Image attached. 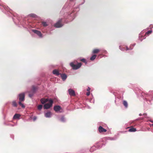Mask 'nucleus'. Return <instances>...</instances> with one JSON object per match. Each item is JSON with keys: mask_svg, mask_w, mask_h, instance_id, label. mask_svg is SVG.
<instances>
[{"mask_svg": "<svg viewBox=\"0 0 153 153\" xmlns=\"http://www.w3.org/2000/svg\"><path fill=\"white\" fill-rule=\"evenodd\" d=\"M70 65L71 67L74 70H76L79 68L82 65L81 63H78L76 65H75L73 62H71L70 63Z\"/></svg>", "mask_w": 153, "mask_h": 153, "instance_id": "f257e3e1", "label": "nucleus"}, {"mask_svg": "<svg viewBox=\"0 0 153 153\" xmlns=\"http://www.w3.org/2000/svg\"><path fill=\"white\" fill-rule=\"evenodd\" d=\"M49 103H46L44 104V108L45 109H48L52 106L53 102V100L51 99L49 100Z\"/></svg>", "mask_w": 153, "mask_h": 153, "instance_id": "f03ea898", "label": "nucleus"}, {"mask_svg": "<svg viewBox=\"0 0 153 153\" xmlns=\"http://www.w3.org/2000/svg\"><path fill=\"white\" fill-rule=\"evenodd\" d=\"M135 43H134L133 45H131L129 48H128L127 47H126V49L124 47H121V46H119L120 49L122 51H124L125 50L127 51L130 50H131L133 49V47L135 45Z\"/></svg>", "mask_w": 153, "mask_h": 153, "instance_id": "7ed1b4c3", "label": "nucleus"}, {"mask_svg": "<svg viewBox=\"0 0 153 153\" xmlns=\"http://www.w3.org/2000/svg\"><path fill=\"white\" fill-rule=\"evenodd\" d=\"M137 94L139 96H140L144 100H145V99H146V98L148 97L149 96L148 94H146L144 92H142L141 91L140 92V93H137Z\"/></svg>", "mask_w": 153, "mask_h": 153, "instance_id": "20e7f679", "label": "nucleus"}, {"mask_svg": "<svg viewBox=\"0 0 153 153\" xmlns=\"http://www.w3.org/2000/svg\"><path fill=\"white\" fill-rule=\"evenodd\" d=\"M137 94L139 96H140L144 100H145V99H146V98L148 97L149 96L148 94H146L144 92H142L141 91L140 92V93H137Z\"/></svg>", "mask_w": 153, "mask_h": 153, "instance_id": "39448f33", "label": "nucleus"}, {"mask_svg": "<svg viewBox=\"0 0 153 153\" xmlns=\"http://www.w3.org/2000/svg\"><path fill=\"white\" fill-rule=\"evenodd\" d=\"M62 19H61L56 23L54 25V26L56 27L59 28L62 27L63 25L61 23L62 22Z\"/></svg>", "mask_w": 153, "mask_h": 153, "instance_id": "423d86ee", "label": "nucleus"}, {"mask_svg": "<svg viewBox=\"0 0 153 153\" xmlns=\"http://www.w3.org/2000/svg\"><path fill=\"white\" fill-rule=\"evenodd\" d=\"M19 101H23L25 99V94L22 93L19 95Z\"/></svg>", "mask_w": 153, "mask_h": 153, "instance_id": "0eeeda50", "label": "nucleus"}, {"mask_svg": "<svg viewBox=\"0 0 153 153\" xmlns=\"http://www.w3.org/2000/svg\"><path fill=\"white\" fill-rule=\"evenodd\" d=\"M61 107L59 105H56L53 108L54 110L56 112H61L60 111L61 109Z\"/></svg>", "mask_w": 153, "mask_h": 153, "instance_id": "6e6552de", "label": "nucleus"}, {"mask_svg": "<svg viewBox=\"0 0 153 153\" xmlns=\"http://www.w3.org/2000/svg\"><path fill=\"white\" fill-rule=\"evenodd\" d=\"M44 115L46 118H51L52 115V114L51 111H48L44 113Z\"/></svg>", "mask_w": 153, "mask_h": 153, "instance_id": "1a4fd4ad", "label": "nucleus"}, {"mask_svg": "<svg viewBox=\"0 0 153 153\" xmlns=\"http://www.w3.org/2000/svg\"><path fill=\"white\" fill-rule=\"evenodd\" d=\"M68 92L69 94L71 96H74L75 95V91L71 89H69L68 90Z\"/></svg>", "mask_w": 153, "mask_h": 153, "instance_id": "9d476101", "label": "nucleus"}, {"mask_svg": "<svg viewBox=\"0 0 153 153\" xmlns=\"http://www.w3.org/2000/svg\"><path fill=\"white\" fill-rule=\"evenodd\" d=\"M99 131L100 132H105L106 130L103 128L101 126H100L99 128Z\"/></svg>", "mask_w": 153, "mask_h": 153, "instance_id": "9b49d317", "label": "nucleus"}, {"mask_svg": "<svg viewBox=\"0 0 153 153\" xmlns=\"http://www.w3.org/2000/svg\"><path fill=\"white\" fill-rule=\"evenodd\" d=\"M60 74V76L62 78V80L64 81L67 78V76L65 74Z\"/></svg>", "mask_w": 153, "mask_h": 153, "instance_id": "f8f14e48", "label": "nucleus"}, {"mask_svg": "<svg viewBox=\"0 0 153 153\" xmlns=\"http://www.w3.org/2000/svg\"><path fill=\"white\" fill-rule=\"evenodd\" d=\"M33 31L39 36L40 37H42V34L40 31L36 30H33Z\"/></svg>", "mask_w": 153, "mask_h": 153, "instance_id": "ddd939ff", "label": "nucleus"}, {"mask_svg": "<svg viewBox=\"0 0 153 153\" xmlns=\"http://www.w3.org/2000/svg\"><path fill=\"white\" fill-rule=\"evenodd\" d=\"M53 73L56 76L59 75L60 74L59 73V71L58 70L54 69L53 71Z\"/></svg>", "mask_w": 153, "mask_h": 153, "instance_id": "4468645a", "label": "nucleus"}, {"mask_svg": "<svg viewBox=\"0 0 153 153\" xmlns=\"http://www.w3.org/2000/svg\"><path fill=\"white\" fill-rule=\"evenodd\" d=\"M21 117V115L20 114H16L13 117V119H19Z\"/></svg>", "mask_w": 153, "mask_h": 153, "instance_id": "2eb2a0df", "label": "nucleus"}, {"mask_svg": "<svg viewBox=\"0 0 153 153\" xmlns=\"http://www.w3.org/2000/svg\"><path fill=\"white\" fill-rule=\"evenodd\" d=\"M48 100L47 99H45L44 98H42L40 100V101L41 102L42 104H45L46 102L48 101Z\"/></svg>", "mask_w": 153, "mask_h": 153, "instance_id": "dca6fc26", "label": "nucleus"}, {"mask_svg": "<svg viewBox=\"0 0 153 153\" xmlns=\"http://www.w3.org/2000/svg\"><path fill=\"white\" fill-rule=\"evenodd\" d=\"M37 89V88L36 87H35L34 86H32V89L31 91L35 93Z\"/></svg>", "mask_w": 153, "mask_h": 153, "instance_id": "f3484780", "label": "nucleus"}, {"mask_svg": "<svg viewBox=\"0 0 153 153\" xmlns=\"http://www.w3.org/2000/svg\"><path fill=\"white\" fill-rule=\"evenodd\" d=\"M128 131L130 132H133L136 131V129L135 128H130L128 130Z\"/></svg>", "mask_w": 153, "mask_h": 153, "instance_id": "a211bd4d", "label": "nucleus"}, {"mask_svg": "<svg viewBox=\"0 0 153 153\" xmlns=\"http://www.w3.org/2000/svg\"><path fill=\"white\" fill-rule=\"evenodd\" d=\"M152 30H149L146 33L145 35L148 36L152 33Z\"/></svg>", "mask_w": 153, "mask_h": 153, "instance_id": "6ab92c4d", "label": "nucleus"}, {"mask_svg": "<svg viewBox=\"0 0 153 153\" xmlns=\"http://www.w3.org/2000/svg\"><path fill=\"white\" fill-rule=\"evenodd\" d=\"M123 104L126 108H127L128 104L126 101L124 100L123 102Z\"/></svg>", "mask_w": 153, "mask_h": 153, "instance_id": "aec40b11", "label": "nucleus"}, {"mask_svg": "<svg viewBox=\"0 0 153 153\" xmlns=\"http://www.w3.org/2000/svg\"><path fill=\"white\" fill-rule=\"evenodd\" d=\"M60 120L62 122H64L66 121V120L64 116H62L60 119Z\"/></svg>", "mask_w": 153, "mask_h": 153, "instance_id": "412c9836", "label": "nucleus"}, {"mask_svg": "<svg viewBox=\"0 0 153 153\" xmlns=\"http://www.w3.org/2000/svg\"><path fill=\"white\" fill-rule=\"evenodd\" d=\"M97 56V55L95 54H94L92 55L90 58V60L91 61H93L96 58Z\"/></svg>", "mask_w": 153, "mask_h": 153, "instance_id": "4be33fe9", "label": "nucleus"}, {"mask_svg": "<svg viewBox=\"0 0 153 153\" xmlns=\"http://www.w3.org/2000/svg\"><path fill=\"white\" fill-rule=\"evenodd\" d=\"M99 51V49H95L93 50L92 53H98Z\"/></svg>", "mask_w": 153, "mask_h": 153, "instance_id": "5701e85b", "label": "nucleus"}, {"mask_svg": "<svg viewBox=\"0 0 153 153\" xmlns=\"http://www.w3.org/2000/svg\"><path fill=\"white\" fill-rule=\"evenodd\" d=\"M22 101H19V104L22 106V108H25V106L22 103Z\"/></svg>", "mask_w": 153, "mask_h": 153, "instance_id": "b1692460", "label": "nucleus"}, {"mask_svg": "<svg viewBox=\"0 0 153 153\" xmlns=\"http://www.w3.org/2000/svg\"><path fill=\"white\" fill-rule=\"evenodd\" d=\"M34 93H33L32 92H31L29 94V96L30 98H32L33 96Z\"/></svg>", "mask_w": 153, "mask_h": 153, "instance_id": "393cba45", "label": "nucleus"}, {"mask_svg": "<svg viewBox=\"0 0 153 153\" xmlns=\"http://www.w3.org/2000/svg\"><path fill=\"white\" fill-rule=\"evenodd\" d=\"M80 61L85 63V64H87V62L86 61V60L84 58H82L80 59Z\"/></svg>", "mask_w": 153, "mask_h": 153, "instance_id": "a878e982", "label": "nucleus"}, {"mask_svg": "<svg viewBox=\"0 0 153 153\" xmlns=\"http://www.w3.org/2000/svg\"><path fill=\"white\" fill-rule=\"evenodd\" d=\"M42 25L44 27H46L48 25L47 22H42Z\"/></svg>", "mask_w": 153, "mask_h": 153, "instance_id": "bb28decb", "label": "nucleus"}, {"mask_svg": "<svg viewBox=\"0 0 153 153\" xmlns=\"http://www.w3.org/2000/svg\"><path fill=\"white\" fill-rule=\"evenodd\" d=\"M12 105L15 107H16L17 106V104L15 101H13L12 102Z\"/></svg>", "mask_w": 153, "mask_h": 153, "instance_id": "cd10ccee", "label": "nucleus"}, {"mask_svg": "<svg viewBox=\"0 0 153 153\" xmlns=\"http://www.w3.org/2000/svg\"><path fill=\"white\" fill-rule=\"evenodd\" d=\"M42 107V105H39L38 106V109L39 110H41Z\"/></svg>", "mask_w": 153, "mask_h": 153, "instance_id": "c85d7f7f", "label": "nucleus"}, {"mask_svg": "<svg viewBox=\"0 0 153 153\" xmlns=\"http://www.w3.org/2000/svg\"><path fill=\"white\" fill-rule=\"evenodd\" d=\"M29 16L33 18H35L36 17V15L34 14H30Z\"/></svg>", "mask_w": 153, "mask_h": 153, "instance_id": "c756f323", "label": "nucleus"}, {"mask_svg": "<svg viewBox=\"0 0 153 153\" xmlns=\"http://www.w3.org/2000/svg\"><path fill=\"white\" fill-rule=\"evenodd\" d=\"M37 119V117L36 116H34L33 118V121H35Z\"/></svg>", "mask_w": 153, "mask_h": 153, "instance_id": "7c9ffc66", "label": "nucleus"}, {"mask_svg": "<svg viewBox=\"0 0 153 153\" xmlns=\"http://www.w3.org/2000/svg\"><path fill=\"white\" fill-rule=\"evenodd\" d=\"M103 53L104 54H107L108 52L104 50L103 51Z\"/></svg>", "mask_w": 153, "mask_h": 153, "instance_id": "2f4dec72", "label": "nucleus"}, {"mask_svg": "<svg viewBox=\"0 0 153 153\" xmlns=\"http://www.w3.org/2000/svg\"><path fill=\"white\" fill-rule=\"evenodd\" d=\"M90 89H91L89 87H88V88L87 89V91H90Z\"/></svg>", "mask_w": 153, "mask_h": 153, "instance_id": "473e14b6", "label": "nucleus"}, {"mask_svg": "<svg viewBox=\"0 0 153 153\" xmlns=\"http://www.w3.org/2000/svg\"><path fill=\"white\" fill-rule=\"evenodd\" d=\"M90 94V91H88L86 93V95L87 96H89V95Z\"/></svg>", "mask_w": 153, "mask_h": 153, "instance_id": "72a5a7b5", "label": "nucleus"}, {"mask_svg": "<svg viewBox=\"0 0 153 153\" xmlns=\"http://www.w3.org/2000/svg\"><path fill=\"white\" fill-rule=\"evenodd\" d=\"M7 125H9V126H14L16 125V124H15V125H12V124H7Z\"/></svg>", "mask_w": 153, "mask_h": 153, "instance_id": "f704fd0d", "label": "nucleus"}, {"mask_svg": "<svg viewBox=\"0 0 153 153\" xmlns=\"http://www.w3.org/2000/svg\"><path fill=\"white\" fill-rule=\"evenodd\" d=\"M140 41V42H142V39H139Z\"/></svg>", "mask_w": 153, "mask_h": 153, "instance_id": "c9c22d12", "label": "nucleus"}, {"mask_svg": "<svg viewBox=\"0 0 153 153\" xmlns=\"http://www.w3.org/2000/svg\"><path fill=\"white\" fill-rule=\"evenodd\" d=\"M139 115L140 116H141L142 115V114H141L140 113V114H139Z\"/></svg>", "mask_w": 153, "mask_h": 153, "instance_id": "e433bc0d", "label": "nucleus"}, {"mask_svg": "<svg viewBox=\"0 0 153 153\" xmlns=\"http://www.w3.org/2000/svg\"><path fill=\"white\" fill-rule=\"evenodd\" d=\"M11 137L13 139V137H14V136L13 135H11Z\"/></svg>", "mask_w": 153, "mask_h": 153, "instance_id": "4c0bfd02", "label": "nucleus"}, {"mask_svg": "<svg viewBox=\"0 0 153 153\" xmlns=\"http://www.w3.org/2000/svg\"><path fill=\"white\" fill-rule=\"evenodd\" d=\"M111 140H115V139H114V138H112L111 139Z\"/></svg>", "mask_w": 153, "mask_h": 153, "instance_id": "58836bf2", "label": "nucleus"}, {"mask_svg": "<svg viewBox=\"0 0 153 153\" xmlns=\"http://www.w3.org/2000/svg\"><path fill=\"white\" fill-rule=\"evenodd\" d=\"M88 108H90L89 106H88Z\"/></svg>", "mask_w": 153, "mask_h": 153, "instance_id": "ea45409f", "label": "nucleus"}, {"mask_svg": "<svg viewBox=\"0 0 153 153\" xmlns=\"http://www.w3.org/2000/svg\"><path fill=\"white\" fill-rule=\"evenodd\" d=\"M151 126H153V124H152L151 125Z\"/></svg>", "mask_w": 153, "mask_h": 153, "instance_id": "a19ab883", "label": "nucleus"}]
</instances>
